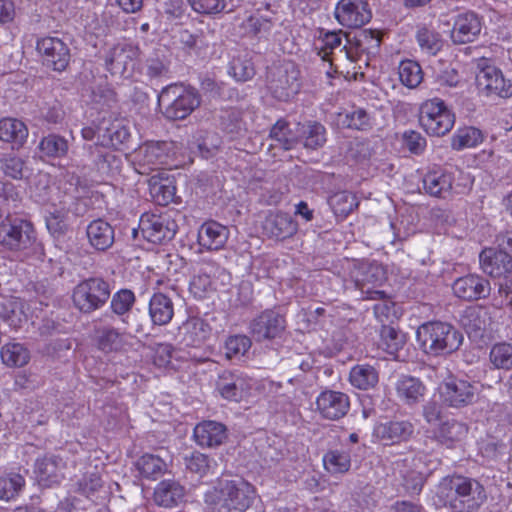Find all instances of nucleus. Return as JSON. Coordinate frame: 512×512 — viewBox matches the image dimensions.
Instances as JSON below:
<instances>
[{
    "mask_svg": "<svg viewBox=\"0 0 512 512\" xmlns=\"http://www.w3.org/2000/svg\"><path fill=\"white\" fill-rule=\"evenodd\" d=\"M486 499L484 486L478 480L462 475L442 478L435 494V503L452 512H475Z\"/></svg>",
    "mask_w": 512,
    "mask_h": 512,
    "instance_id": "1",
    "label": "nucleus"
},
{
    "mask_svg": "<svg viewBox=\"0 0 512 512\" xmlns=\"http://www.w3.org/2000/svg\"><path fill=\"white\" fill-rule=\"evenodd\" d=\"M255 496L254 487L247 481L221 479L205 494V503L211 512H244Z\"/></svg>",
    "mask_w": 512,
    "mask_h": 512,
    "instance_id": "2",
    "label": "nucleus"
},
{
    "mask_svg": "<svg viewBox=\"0 0 512 512\" xmlns=\"http://www.w3.org/2000/svg\"><path fill=\"white\" fill-rule=\"evenodd\" d=\"M416 339L423 352L432 356L452 353L462 343V335L452 325L439 321L419 326Z\"/></svg>",
    "mask_w": 512,
    "mask_h": 512,
    "instance_id": "3",
    "label": "nucleus"
},
{
    "mask_svg": "<svg viewBox=\"0 0 512 512\" xmlns=\"http://www.w3.org/2000/svg\"><path fill=\"white\" fill-rule=\"evenodd\" d=\"M201 102L198 92L182 84H170L158 95V104L163 114L170 120H182L188 117Z\"/></svg>",
    "mask_w": 512,
    "mask_h": 512,
    "instance_id": "4",
    "label": "nucleus"
},
{
    "mask_svg": "<svg viewBox=\"0 0 512 512\" xmlns=\"http://www.w3.org/2000/svg\"><path fill=\"white\" fill-rule=\"evenodd\" d=\"M177 146L174 142L149 141L140 145L133 154V163L139 174L170 167L176 156Z\"/></svg>",
    "mask_w": 512,
    "mask_h": 512,
    "instance_id": "5",
    "label": "nucleus"
},
{
    "mask_svg": "<svg viewBox=\"0 0 512 512\" xmlns=\"http://www.w3.org/2000/svg\"><path fill=\"white\" fill-rule=\"evenodd\" d=\"M110 284L100 277H90L79 282L73 289L74 306L84 314L103 308L111 297Z\"/></svg>",
    "mask_w": 512,
    "mask_h": 512,
    "instance_id": "6",
    "label": "nucleus"
},
{
    "mask_svg": "<svg viewBox=\"0 0 512 512\" xmlns=\"http://www.w3.org/2000/svg\"><path fill=\"white\" fill-rule=\"evenodd\" d=\"M419 123L427 134L443 136L453 128L455 115L442 99L432 98L421 104Z\"/></svg>",
    "mask_w": 512,
    "mask_h": 512,
    "instance_id": "7",
    "label": "nucleus"
},
{
    "mask_svg": "<svg viewBox=\"0 0 512 512\" xmlns=\"http://www.w3.org/2000/svg\"><path fill=\"white\" fill-rule=\"evenodd\" d=\"M35 240L31 222L24 219H7L0 224V244L7 249L20 251Z\"/></svg>",
    "mask_w": 512,
    "mask_h": 512,
    "instance_id": "8",
    "label": "nucleus"
},
{
    "mask_svg": "<svg viewBox=\"0 0 512 512\" xmlns=\"http://www.w3.org/2000/svg\"><path fill=\"white\" fill-rule=\"evenodd\" d=\"M299 75L291 64L275 67L268 73V88L275 98L287 101L300 89Z\"/></svg>",
    "mask_w": 512,
    "mask_h": 512,
    "instance_id": "9",
    "label": "nucleus"
},
{
    "mask_svg": "<svg viewBox=\"0 0 512 512\" xmlns=\"http://www.w3.org/2000/svg\"><path fill=\"white\" fill-rule=\"evenodd\" d=\"M139 227L143 237L154 244L173 239L178 228L175 220L167 213H145L140 218Z\"/></svg>",
    "mask_w": 512,
    "mask_h": 512,
    "instance_id": "10",
    "label": "nucleus"
},
{
    "mask_svg": "<svg viewBox=\"0 0 512 512\" xmlns=\"http://www.w3.org/2000/svg\"><path fill=\"white\" fill-rule=\"evenodd\" d=\"M355 287L363 295V299L377 300L383 298L384 291L373 289L384 280L383 268L375 263H360L355 265L350 273Z\"/></svg>",
    "mask_w": 512,
    "mask_h": 512,
    "instance_id": "11",
    "label": "nucleus"
},
{
    "mask_svg": "<svg viewBox=\"0 0 512 512\" xmlns=\"http://www.w3.org/2000/svg\"><path fill=\"white\" fill-rule=\"evenodd\" d=\"M439 393L444 404L461 408L474 403L478 395V387L467 380L449 378L440 384Z\"/></svg>",
    "mask_w": 512,
    "mask_h": 512,
    "instance_id": "12",
    "label": "nucleus"
},
{
    "mask_svg": "<svg viewBox=\"0 0 512 512\" xmlns=\"http://www.w3.org/2000/svg\"><path fill=\"white\" fill-rule=\"evenodd\" d=\"M478 69L476 82L480 90L503 98L512 96V82L504 78L500 69L489 64L487 59L479 60Z\"/></svg>",
    "mask_w": 512,
    "mask_h": 512,
    "instance_id": "13",
    "label": "nucleus"
},
{
    "mask_svg": "<svg viewBox=\"0 0 512 512\" xmlns=\"http://www.w3.org/2000/svg\"><path fill=\"white\" fill-rule=\"evenodd\" d=\"M334 17L341 26L356 29L371 20L372 12L367 1L339 0L334 9Z\"/></svg>",
    "mask_w": 512,
    "mask_h": 512,
    "instance_id": "14",
    "label": "nucleus"
},
{
    "mask_svg": "<svg viewBox=\"0 0 512 512\" xmlns=\"http://www.w3.org/2000/svg\"><path fill=\"white\" fill-rule=\"evenodd\" d=\"M139 55V48L131 42L115 44L106 56L107 69L113 75L125 76L133 70Z\"/></svg>",
    "mask_w": 512,
    "mask_h": 512,
    "instance_id": "15",
    "label": "nucleus"
},
{
    "mask_svg": "<svg viewBox=\"0 0 512 512\" xmlns=\"http://www.w3.org/2000/svg\"><path fill=\"white\" fill-rule=\"evenodd\" d=\"M37 51L43 61L55 71H64L70 62V49L57 37H44L37 41Z\"/></svg>",
    "mask_w": 512,
    "mask_h": 512,
    "instance_id": "16",
    "label": "nucleus"
},
{
    "mask_svg": "<svg viewBox=\"0 0 512 512\" xmlns=\"http://www.w3.org/2000/svg\"><path fill=\"white\" fill-rule=\"evenodd\" d=\"M223 272L224 269L215 261L211 259L202 260L189 283L190 292L195 298H204L215 289L214 279Z\"/></svg>",
    "mask_w": 512,
    "mask_h": 512,
    "instance_id": "17",
    "label": "nucleus"
},
{
    "mask_svg": "<svg viewBox=\"0 0 512 512\" xmlns=\"http://www.w3.org/2000/svg\"><path fill=\"white\" fill-rule=\"evenodd\" d=\"M81 134L86 140H93L96 137L103 146H117L129 138L128 130L119 121L103 120L97 129L84 127Z\"/></svg>",
    "mask_w": 512,
    "mask_h": 512,
    "instance_id": "18",
    "label": "nucleus"
},
{
    "mask_svg": "<svg viewBox=\"0 0 512 512\" xmlns=\"http://www.w3.org/2000/svg\"><path fill=\"white\" fill-rule=\"evenodd\" d=\"M454 295L465 301L484 299L490 294V283L477 274H468L457 278L452 285Z\"/></svg>",
    "mask_w": 512,
    "mask_h": 512,
    "instance_id": "19",
    "label": "nucleus"
},
{
    "mask_svg": "<svg viewBox=\"0 0 512 512\" xmlns=\"http://www.w3.org/2000/svg\"><path fill=\"white\" fill-rule=\"evenodd\" d=\"M316 406L322 417L329 420H338L347 414L350 401L345 393L326 390L317 397Z\"/></svg>",
    "mask_w": 512,
    "mask_h": 512,
    "instance_id": "20",
    "label": "nucleus"
},
{
    "mask_svg": "<svg viewBox=\"0 0 512 512\" xmlns=\"http://www.w3.org/2000/svg\"><path fill=\"white\" fill-rule=\"evenodd\" d=\"M285 328L283 316L274 310H265L251 322V333L257 341L276 338Z\"/></svg>",
    "mask_w": 512,
    "mask_h": 512,
    "instance_id": "21",
    "label": "nucleus"
},
{
    "mask_svg": "<svg viewBox=\"0 0 512 512\" xmlns=\"http://www.w3.org/2000/svg\"><path fill=\"white\" fill-rule=\"evenodd\" d=\"M65 468L66 462L60 455L48 454L36 460L35 474L40 485L49 487L60 483Z\"/></svg>",
    "mask_w": 512,
    "mask_h": 512,
    "instance_id": "22",
    "label": "nucleus"
},
{
    "mask_svg": "<svg viewBox=\"0 0 512 512\" xmlns=\"http://www.w3.org/2000/svg\"><path fill=\"white\" fill-rule=\"evenodd\" d=\"M479 261L483 272L494 278L505 277L512 271V257L503 249H484Z\"/></svg>",
    "mask_w": 512,
    "mask_h": 512,
    "instance_id": "23",
    "label": "nucleus"
},
{
    "mask_svg": "<svg viewBox=\"0 0 512 512\" xmlns=\"http://www.w3.org/2000/svg\"><path fill=\"white\" fill-rule=\"evenodd\" d=\"M481 31V21L474 12L458 14L454 19L451 30V40L454 44L473 42Z\"/></svg>",
    "mask_w": 512,
    "mask_h": 512,
    "instance_id": "24",
    "label": "nucleus"
},
{
    "mask_svg": "<svg viewBox=\"0 0 512 512\" xmlns=\"http://www.w3.org/2000/svg\"><path fill=\"white\" fill-rule=\"evenodd\" d=\"M250 388L251 379L239 372H224L217 383L221 396L233 401H239Z\"/></svg>",
    "mask_w": 512,
    "mask_h": 512,
    "instance_id": "25",
    "label": "nucleus"
},
{
    "mask_svg": "<svg viewBox=\"0 0 512 512\" xmlns=\"http://www.w3.org/2000/svg\"><path fill=\"white\" fill-rule=\"evenodd\" d=\"M193 436L199 446L213 448L225 442L227 429L224 424L217 421H202L195 426Z\"/></svg>",
    "mask_w": 512,
    "mask_h": 512,
    "instance_id": "26",
    "label": "nucleus"
},
{
    "mask_svg": "<svg viewBox=\"0 0 512 512\" xmlns=\"http://www.w3.org/2000/svg\"><path fill=\"white\" fill-rule=\"evenodd\" d=\"M414 432L412 423L405 420L387 421L374 428V435L385 445L408 440Z\"/></svg>",
    "mask_w": 512,
    "mask_h": 512,
    "instance_id": "27",
    "label": "nucleus"
},
{
    "mask_svg": "<svg viewBox=\"0 0 512 512\" xmlns=\"http://www.w3.org/2000/svg\"><path fill=\"white\" fill-rule=\"evenodd\" d=\"M298 230L297 223L287 213H270L263 223V231L269 238L284 240L293 236Z\"/></svg>",
    "mask_w": 512,
    "mask_h": 512,
    "instance_id": "28",
    "label": "nucleus"
},
{
    "mask_svg": "<svg viewBox=\"0 0 512 512\" xmlns=\"http://www.w3.org/2000/svg\"><path fill=\"white\" fill-rule=\"evenodd\" d=\"M397 398L408 406L420 403L426 394V387L419 378L402 375L395 382Z\"/></svg>",
    "mask_w": 512,
    "mask_h": 512,
    "instance_id": "29",
    "label": "nucleus"
},
{
    "mask_svg": "<svg viewBox=\"0 0 512 512\" xmlns=\"http://www.w3.org/2000/svg\"><path fill=\"white\" fill-rule=\"evenodd\" d=\"M461 324L469 337L481 338L491 326V316L484 307H469L464 310L461 316Z\"/></svg>",
    "mask_w": 512,
    "mask_h": 512,
    "instance_id": "30",
    "label": "nucleus"
},
{
    "mask_svg": "<svg viewBox=\"0 0 512 512\" xmlns=\"http://www.w3.org/2000/svg\"><path fill=\"white\" fill-rule=\"evenodd\" d=\"M228 229L216 221L203 223L198 230V244L206 250H219L228 240Z\"/></svg>",
    "mask_w": 512,
    "mask_h": 512,
    "instance_id": "31",
    "label": "nucleus"
},
{
    "mask_svg": "<svg viewBox=\"0 0 512 512\" xmlns=\"http://www.w3.org/2000/svg\"><path fill=\"white\" fill-rule=\"evenodd\" d=\"M211 328L208 323L198 317L188 318L179 327L181 341L186 346L198 347L209 337Z\"/></svg>",
    "mask_w": 512,
    "mask_h": 512,
    "instance_id": "32",
    "label": "nucleus"
},
{
    "mask_svg": "<svg viewBox=\"0 0 512 512\" xmlns=\"http://www.w3.org/2000/svg\"><path fill=\"white\" fill-rule=\"evenodd\" d=\"M89 243L98 251H106L114 243V229L106 221L97 219L87 226Z\"/></svg>",
    "mask_w": 512,
    "mask_h": 512,
    "instance_id": "33",
    "label": "nucleus"
},
{
    "mask_svg": "<svg viewBox=\"0 0 512 512\" xmlns=\"http://www.w3.org/2000/svg\"><path fill=\"white\" fill-rule=\"evenodd\" d=\"M148 312L154 325H167L174 316V304L163 293H154L149 301Z\"/></svg>",
    "mask_w": 512,
    "mask_h": 512,
    "instance_id": "34",
    "label": "nucleus"
},
{
    "mask_svg": "<svg viewBox=\"0 0 512 512\" xmlns=\"http://www.w3.org/2000/svg\"><path fill=\"white\" fill-rule=\"evenodd\" d=\"M185 496V489L175 480H163L157 484L154 491V500L159 506L171 508L181 503Z\"/></svg>",
    "mask_w": 512,
    "mask_h": 512,
    "instance_id": "35",
    "label": "nucleus"
},
{
    "mask_svg": "<svg viewBox=\"0 0 512 512\" xmlns=\"http://www.w3.org/2000/svg\"><path fill=\"white\" fill-rule=\"evenodd\" d=\"M97 344L103 352L122 351L128 345L127 335L112 326L96 329Z\"/></svg>",
    "mask_w": 512,
    "mask_h": 512,
    "instance_id": "36",
    "label": "nucleus"
},
{
    "mask_svg": "<svg viewBox=\"0 0 512 512\" xmlns=\"http://www.w3.org/2000/svg\"><path fill=\"white\" fill-rule=\"evenodd\" d=\"M416 42L422 53L435 56L443 47L441 34L432 26L420 24L415 33Z\"/></svg>",
    "mask_w": 512,
    "mask_h": 512,
    "instance_id": "37",
    "label": "nucleus"
},
{
    "mask_svg": "<svg viewBox=\"0 0 512 512\" xmlns=\"http://www.w3.org/2000/svg\"><path fill=\"white\" fill-rule=\"evenodd\" d=\"M164 173L158 172L148 180L151 197L162 206L168 205L175 196L176 188L169 177H163Z\"/></svg>",
    "mask_w": 512,
    "mask_h": 512,
    "instance_id": "38",
    "label": "nucleus"
},
{
    "mask_svg": "<svg viewBox=\"0 0 512 512\" xmlns=\"http://www.w3.org/2000/svg\"><path fill=\"white\" fill-rule=\"evenodd\" d=\"M452 176L441 170L428 172L423 178L424 190L431 196L445 198L452 189Z\"/></svg>",
    "mask_w": 512,
    "mask_h": 512,
    "instance_id": "39",
    "label": "nucleus"
},
{
    "mask_svg": "<svg viewBox=\"0 0 512 512\" xmlns=\"http://www.w3.org/2000/svg\"><path fill=\"white\" fill-rule=\"evenodd\" d=\"M299 143L307 149L316 150L326 142V129L318 122L298 123Z\"/></svg>",
    "mask_w": 512,
    "mask_h": 512,
    "instance_id": "40",
    "label": "nucleus"
},
{
    "mask_svg": "<svg viewBox=\"0 0 512 512\" xmlns=\"http://www.w3.org/2000/svg\"><path fill=\"white\" fill-rule=\"evenodd\" d=\"M270 137L275 142V146L279 145L285 150H290L299 143L298 123L291 128L287 122L279 120L271 128Z\"/></svg>",
    "mask_w": 512,
    "mask_h": 512,
    "instance_id": "41",
    "label": "nucleus"
},
{
    "mask_svg": "<svg viewBox=\"0 0 512 512\" xmlns=\"http://www.w3.org/2000/svg\"><path fill=\"white\" fill-rule=\"evenodd\" d=\"M28 137L26 125L15 118L0 120V140L22 146Z\"/></svg>",
    "mask_w": 512,
    "mask_h": 512,
    "instance_id": "42",
    "label": "nucleus"
},
{
    "mask_svg": "<svg viewBox=\"0 0 512 512\" xmlns=\"http://www.w3.org/2000/svg\"><path fill=\"white\" fill-rule=\"evenodd\" d=\"M349 381L355 388L368 390L377 385L379 375L373 366L368 364H358L352 367L349 373Z\"/></svg>",
    "mask_w": 512,
    "mask_h": 512,
    "instance_id": "43",
    "label": "nucleus"
},
{
    "mask_svg": "<svg viewBox=\"0 0 512 512\" xmlns=\"http://www.w3.org/2000/svg\"><path fill=\"white\" fill-rule=\"evenodd\" d=\"M467 432L468 428L464 423L451 419L440 425L436 438L441 444L452 447L456 442L463 440Z\"/></svg>",
    "mask_w": 512,
    "mask_h": 512,
    "instance_id": "44",
    "label": "nucleus"
},
{
    "mask_svg": "<svg viewBox=\"0 0 512 512\" xmlns=\"http://www.w3.org/2000/svg\"><path fill=\"white\" fill-rule=\"evenodd\" d=\"M323 464L330 474H344L351 467L350 451L345 449L330 450L323 456Z\"/></svg>",
    "mask_w": 512,
    "mask_h": 512,
    "instance_id": "45",
    "label": "nucleus"
},
{
    "mask_svg": "<svg viewBox=\"0 0 512 512\" xmlns=\"http://www.w3.org/2000/svg\"><path fill=\"white\" fill-rule=\"evenodd\" d=\"M2 362L9 367H22L30 360L29 350L21 343H7L0 351Z\"/></svg>",
    "mask_w": 512,
    "mask_h": 512,
    "instance_id": "46",
    "label": "nucleus"
},
{
    "mask_svg": "<svg viewBox=\"0 0 512 512\" xmlns=\"http://www.w3.org/2000/svg\"><path fill=\"white\" fill-rule=\"evenodd\" d=\"M484 140L482 131L475 127L459 128L452 136L451 145L455 150L473 148L481 144Z\"/></svg>",
    "mask_w": 512,
    "mask_h": 512,
    "instance_id": "47",
    "label": "nucleus"
},
{
    "mask_svg": "<svg viewBox=\"0 0 512 512\" xmlns=\"http://www.w3.org/2000/svg\"><path fill=\"white\" fill-rule=\"evenodd\" d=\"M25 487V478L19 473L0 476V500H15Z\"/></svg>",
    "mask_w": 512,
    "mask_h": 512,
    "instance_id": "48",
    "label": "nucleus"
},
{
    "mask_svg": "<svg viewBox=\"0 0 512 512\" xmlns=\"http://www.w3.org/2000/svg\"><path fill=\"white\" fill-rule=\"evenodd\" d=\"M339 122L344 126L357 130H368L372 127V117L363 108H352L339 113Z\"/></svg>",
    "mask_w": 512,
    "mask_h": 512,
    "instance_id": "49",
    "label": "nucleus"
},
{
    "mask_svg": "<svg viewBox=\"0 0 512 512\" xmlns=\"http://www.w3.org/2000/svg\"><path fill=\"white\" fill-rule=\"evenodd\" d=\"M38 148L46 157L61 158L67 154L69 145L64 137L50 134L41 139Z\"/></svg>",
    "mask_w": 512,
    "mask_h": 512,
    "instance_id": "50",
    "label": "nucleus"
},
{
    "mask_svg": "<svg viewBox=\"0 0 512 512\" xmlns=\"http://www.w3.org/2000/svg\"><path fill=\"white\" fill-rule=\"evenodd\" d=\"M252 342L246 335H232L225 341V356L231 361H240L250 350Z\"/></svg>",
    "mask_w": 512,
    "mask_h": 512,
    "instance_id": "51",
    "label": "nucleus"
},
{
    "mask_svg": "<svg viewBox=\"0 0 512 512\" xmlns=\"http://www.w3.org/2000/svg\"><path fill=\"white\" fill-rule=\"evenodd\" d=\"M329 204L334 214L342 219L347 217L358 206L355 195L347 191L334 194L330 198Z\"/></svg>",
    "mask_w": 512,
    "mask_h": 512,
    "instance_id": "52",
    "label": "nucleus"
},
{
    "mask_svg": "<svg viewBox=\"0 0 512 512\" xmlns=\"http://www.w3.org/2000/svg\"><path fill=\"white\" fill-rule=\"evenodd\" d=\"M0 168L6 176L15 180L24 178L28 171L24 160L13 153H6L0 157Z\"/></svg>",
    "mask_w": 512,
    "mask_h": 512,
    "instance_id": "53",
    "label": "nucleus"
},
{
    "mask_svg": "<svg viewBox=\"0 0 512 512\" xmlns=\"http://www.w3.org/2000/svg\"><path fill=\"white\" fill-rule=\"evenodd\" d=\"M380 335V345L390 355H396L405 344V335L390 325H383Z\"/></svg>",
    "mask_w": 512,
    "mask_h": 512,
    "instance_id": "54",
    "label": "nucleus"
},
{
    "mask_svg": "<svg viewBox=\"0 0 512 512\" xmlns=\"http://www.w3.org/2000/svg\"><path fill=\"white\" fill-rule=\"evenodd\" d=\"M399 79L408 88H416L423 80L420 65L412 60L402 61L399 65Z\"/></svg>",
    "mask_w": 512,
    "mask_h": 512,
    "instance_id": "55",
    "label": "nucleus"
},
{
    "mask_svg": "<svg viewBox=\"0 0 512 512\" xmlns=\"http://www.w3.org/2000/svg\"><path fill=\"white\" fill-rule=\"evenodd\" d=\"M489 359L497 369H512V344L501 342L493 345L490 350Z\"/></svg>",
    "mask_w": 512,
    "mask_h": 512,
    "instance_id": "56",
    "label": "nucleus"
},
{
    "mask_svg": "<svg viewBox=\"0 0 512 512\" xmlns=\"http://www.w3.org/2000/svg\"><path fill=\"white\" fill-rule=\"evenodd\" d=\"M137 468L145 478H156L166 469V463L153 454H145L137 461Z\"/></svg>",
    "mask_w": 512,
    "mask_h": 512,
    "instance_id": "57",
    "label": "nucleus"
},
{
    "mask_svg": "<svg viewBox=\"0 0 512 512\" xmlns=\"http://www.w3.org/2000/svg\"><path fill=\"white\" fill-rule=\"evenodd\" d=\"M51 182L50 176L46 173L39 174L36 177L34 183L30 187L31 196L35 201L41 204L52 202L50 196L52 191Z\"/></svg>",
    "mask_w": 512,
    "mask_h": 512,
    "instance_id": "58",
    "label": "nucleus"
},
{
    "mask_svg": "<svg viewBox=\"0 0 512 512\" xmlns=\"http://www.w3.org/2000/svg\"><path fill=\"white\" fill-rule=\"evenodd\" d=\"M413 466L415 470L403 476L404 487L411 494H418L423 488L427 471L420 468L421 458H413Z\"/></svg>",
    "mask_w": 512,
    "mask_h": 512,
    "instance_id": "59",
    "label": "nucleus"
},
{
    "mask_svg": "<svg viewBox=\"0 0 512 512\" xmlns=\"http://www.w3.org/2000/svg\"><path fill=\"white\" fill-rule=\"evenodd\" d=\"M20 314L18 301L12 298H3L0 301V318L11 328L17 329L20 326Z\"/></svg>",
    "mask_w": 512,
    "mask_h": 512,
    "instance_id": "60",
    "label": "nucleus"
},
{
    "mask_svg": "<svg viewBox=\"0 0 512 512\" xmlns=\"http://www.w3.org/2000/svg\"><path fill=\"white\" fill-rule=\"evenodd\" d=\"M230 74L237 81L245 82L255 75V68L250 59L237 57L231 61Z\"/></svg>",
    "mask_w": 512,
    "mask_h": 512,
    "instance_id": "61",
    "label": "nucleus"
},
{
    "mask_svg": "<svg viewBox=\"0 0 512 512\" xmlns=\"http://www.w3.org/2000/svg\"><path fill=\"white\" fill-rule=\"evenodd\" d=\"M135 295L131 290L122 289L116 292L112 298L110 307L112 311L117 315H124L134 305Z\"/></svg>",
    "mask_w": 512,
    "mask_h": 512,
    "instance_id": "62",
    "label": "nucleus"
},
{
    "mask_svg": "<svg viewBox=\"0 0 512 512\" xmlns=\"http://www.w3.org/2000/svg\"><path fill=\"white\" fill-rule=\"evenodd\" d=\"M186 468L199 477L205 476L212 468L209 457L200 452H193L185 458Z\"/></svg>",
    "mask_w": 512,
    "mask_h": 512,
    "instance_id": "63",
    "label": "nucleus"
},
{
    "mask_svg": "<svg viewBox=\"0 0 512 512\" xmlns=\"http://www.w3.org/2000/svg\"><path fill=\"white\" fill-rule=\"evenodd\" d=\"M377 299L380 300V302L375 304L373 308L376 318L382 323V326L392 323L394 319L397 318L395 303L386 298L385 293L383 298Z\"/></svg>",
    "mask_w": 512,
    "mask_h": 512,
    "instance_id": "64",
    "label": "nucleus"
}]
</instances>
